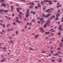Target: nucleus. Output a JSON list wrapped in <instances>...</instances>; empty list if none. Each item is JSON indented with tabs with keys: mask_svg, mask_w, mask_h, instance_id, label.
<instances>
[{
	"mask_svg": "<svg viewBox=\"0 0 63 63\" xmlns=\"http://www.w3.org/2000/svg\"><path fill=\"white\" fill-rule=\"evenodd\" d=\"M3 26L4 27V28H5L6 27V26H5V25H4V24H3Z\"/></svg>",
	"mask_w": 63,
	"mask_h": 63,
	"instance_id": "nucleus-33",
	"label": "nucleus"
},
{
	"mask_svg": "<svg viewBox=\"0 0 63 63\" xmlns=\"http://www.w3.org/2000/svg\"><path fill=\"white\" fill-rule=\"evenodd\" d=\"M51 53H53V51H52V50L51 51Z\"/></svg>",
	"mask_w": 63,
	"mask_h": 63,
	"instance_id": "nucleus-63",
	"label": "nucleus"
},
{
	"mask_svg": "<svg viewBox=\"0 0 63 63\" xmlns=\"http://www.w3.org/2000/svg\"><path fill=\"white\" fill-rule=\"evenodd\" d=\"M37 23H41V22H40V21H37Z\"/></svg>",
	"mask_w": 63,
	"mask_h": 63,
	"instance_id": "nucleus-61",
	"label": "nucleus"
},
{
	"mask_svg": "<svg viewBox=\"0 0 63 63\" xmlns=\"http://www.w3.org/2000/svg\"><path fill=\"white\" fill-rule=\"evenodd\" d=\"M13 24L14 25H16V23H15V22H13Z\"/></svg>",
	"mask_w": 63,
	"mask_h": 63,
	"instance_id": "nucleus-35",
	"label": "nucleus"
},
{
	"mask_svg": "<svg viewBox=\"0 0 63 63\" xmlns=\"http://www.w3.org/2000/svg\"><path fill=\"white\" fill-rule=\"evenodd\" d=\"M35 37L36 38H37V35H35Z\"/></svg>",
	"mask_w": 63,
	"mask_h": 63,
	"instance_id": "nucleus-62",
	"label": "nucleus"
},
{
	"mask_svg": "<svg viewBox=\"0 0 63 63\" xmlns=\"http://www.w3.org/2000/svg\"><path fill=\"white\" fill-rule=\"evenodd\" d=\"M58 61H59L60 62H62V60H59Z\"/></svg>",
	"mask_w": 63,
	"mask_h": 63,
	"instance_id": "nucleus-22",
	"label": "nucleus"
},
{
	"mask_svg": "<svg viewBox=\"0 0 63 63\" xmlns=\"http://www.w3.org/2000/svg\"><path fill=\"white\" fill-rule=\"evenodd\" d=\"M39 29H40V30H41L43 29V28H42V27H41V28H39Z\"/></svg>",
	"mask_w": 63,
	"mask_h": 63,
	"instance_id": "nucleus-51",
	"label": "nucleus"
},
{
	"mask_svg": "<svg viewBox=\"0 0 63 63\" xmlns=\"http://www.w3.org/2000/svg\"><path fill=\"white\" fill-rule=\"evenodd\" d=\"M49 5H51L52 4V3L51 2H49Z\"/></svg>",
	"mask_w": 63,
	"mask_h": 63,
	"instance_id": "nucleus-36",
	"label": "nucleus"
},
{
	"mask_svg": "<svg viewBox=\"0 0 63 63\" xmlns=\"http://www.w3.org/2000/svg\"><path fill=\"white\" fill-rule=\"evenodd\" d=\"M1 5L2 6H4V7H6V5L4 4V3H2L1 4Z\"/></svg>",
	"mask_w": 63,
	"mask_h": 63,
	"instance_id": "nucleus-11",
	"label": "nucleus"
},
{
	"mask_svg": "<svg viewBox=\"0 0 63 63\" xmlns=\"http://www.w3.org/2000/svg\"><path fill=\"white\" fill-rule=\"evenodd\" d=\"M59 19V18H55V20H58Z\"/></svg>",
	"mask_w": 63,
	"mask_h": 63,
	"instance_id": "nucleus-32",
	"label": "nucleus"
},
{
	"mask_svg": "<svg viewBox=\"0 0 63 63\" xmlns=\"http://www.w3.org/2000/svg\"><path fill=\"white\" fill-rule=\"evenodd\" d=\"M10 42L12 43H13V41L12 40H10Z\"/></svg>",
	"mask_w": 63,
	"mask_h": 63,
	"instance_id": "nucleus-52",
	"label": "nucleus"
},
{
	"mask_svg": "<svg viewBox=\"0 0 63 63\" xmlns=\"http://www.w3.org/2000/svg\"><path fill=\"white\" fill-rule=\"evenodd\" d=\"M61 33L60 32H59L58 33V35H60Z\"/></svg>",
	"mask_w": 63,
	"mask_h": 63,
	"instance_id": "nucleus-23",
	"label": "nucleus"
},
{
	"mask_svg": "<svg viewBox=\"0 0 63 63\" xmlns=\"http://www.w3.org/2000/svg\"><path fill=\"white\" fill-rule=\"evenodd\" d=\"M50 9H49L46 10L45 11V12L46 13H47V12H50Z\"/></svg>",
	"mask_w": 63,
	"mask_h": 63,
	"instance_id": "nucleus-10",
	"label": "nucleus"
},
{
	"mask_svg": "<svg viewBox=\"0 0 63 63\" xmlns=\"http://www.w3.org/2000/svg\"><path fill=\"white\" fill-rule=\"evenodd\" d=\"M38 7L36 6L35 8V9H38Z\"/></svg>",
	"mask_w": 63,
	"mask_h": 63,
	"instance_id": "nucleus-26",
	"label": "nucleus"
},
{
	"mask_svg": "<svg viewBox=\"0 0 63 63\" xmlns=\"http://www.w3.org/2000/svg\"><path fill=\"white\" fill-rule=\"evenodd\" d=\"M51 36H53V33H51Z\"/></svg>",
	"mask_w": 63,
	"mask_h": 63,
	"instance_id": "nucleus-49",
	"label": "nucleus"
},
{
	"mask_svg": "<svg viewBox=\"0 0 63 63\" xmlns=\"http://www.w3.org/2000/svg\"><path fill=\"white\" fill-rule=\"evenodd\" d=\"M56 7L57 8H59V6L58 5H57L56 6Z\"/></svg>",
	"mask_w": 63,
	"mask_h": 63,
	"instance_id": "nucleus-42",
	"label": "nucleus"
},
{
	"mask_svg": "<svg viewBox=\"0 0 63 63\" xmlns=\"http://www.w3.org/2000/svg\"><path fill=\"white\" fill-rule=\"evenodd\" d=\"M42 53H46V52L44 51H42Z\"/></svg>",
	"mask_w": 63,
	"mask_h": 63,
	"instance_id": "nucleus-29",
	"label": "nucleus"
},
{
	"mask_svg": "<svg viewBox=\"0 0 63 63\" xmlns=\"http://www.w3.org/2000/svg\"><path fill=\"white\" fill-rule=\"evenodd\" d=\"M52 17H53V18H55V16H52Z\"/></svg>",
	"mask_w": 63,
	"mask_h": 63,
	"instance_id": "nucleus-57",
	"label": "nucleus"
},
{
	"mask_svg": "<svg viewBox=\"0 0 63 63\" xmlns=\"http://www.w3.org/2000/svg\"><path fill=\"white\" fill-rule=\"evenodd\" d=\"M47 21H49V22H47V23L48 24V23H49V24L50 23V21L49 19H48L47 20Z\"/></svg>",
	"mask_w": 63,
	"mask_h": 63,
	"instance_id": "nucleus-5",
	"label": "nucleus"
},
{
	"mask_svg": "<svg viewBox=\"0 0 63 63\" xmlns=\"http://www.w3.org/2000/svg\"><path fill=\"white\" fill-rule=\"evenodd\" d=\"M42 19H42V18H40L39 19V20H41V21H42Z\"/></svg>",
	"mask_w": 63,
	"mask_h": 63,
	"instance_id": "nucleus-37",
	"label": "nucleus"
},
{
	"mask_svg": "<svg viewBox=\"0 0 63 63\" xmlns=\"http://www.w3.org/2000/svg\"><path fill=\"white\" fill-rule=\"evenodd\" d=\"M4 9H0V11H1V12H4Z\"/></svg>",
	"mask_w": 63,
	"mask_h": 63,
	"instance_id": "nucleus-18",
	"label": "nucleus"
},
{
	"mask_svg": "<svg viewBox=\"0 0 63 63\" xmlns=\"http://www.w3.org/2000/svg\"><path fill=\"white\" fill-rule=\"evenodd\" d=\"M30 5L31 4L32 5H33V6H34V2H30L29 3Z\"/></svg>",
	"mask_w": 63,
	"mask_h": 63,
	"instance_id": "nucleus-4",
	"label": "nucleus"
},
{
	"mask_svg": "<svg viewBox=\"0 0 63 63\" xmlns=\"http://www.w3.org/2000/svg\"><path fill=\"white\" fill-rule=\"evenodd\" d=\"M18 16H19L20 19H22V17H21V16H20V14L18 15Z\"/></svg>",
	"mask_w": 63,
	"mask_h": 63,
	"instance_id": "nucleus-16",
	"label": "nucleus"
},
{
	"mask_svg": "<svg viewBox=\"0 0 63 63\" xmlns=\"http://www.w3.org/2000/svg\"><path fill=\"white\" fill-rule=\"evenodd\" d=\"M57 14H58V15H56V17H58V16H59L60 15V14H59V13H58Z\"/></svg>",
	"mask_w": 63,
	"mask_h": 63,
	"instance_id": "nucleus-14",
	"label": "nucleus"
},
{
	"mask_svg": "<svg viewBox=\"0 0 63 63\" xmlns=\"http://www.w3.org/2000/svg\"><path fill=\"white\" fill-rule=\"evenodd\" d=\"M58 55V54L57 53V54H55V56H57Z\"/></svg>",
	"mask_w": 63,
	"mask_h": 63,
	"instance_id": "nucleus-34",
	"label": "nucleus"
},
{
	"mask_svg": "<svg viewBox=\"0 0 63 63\" xmlns=\"http://www.w3.org/2000/svg\"><path fill=\"white\" fill-rule=\"evenodd\" d=\"M34 2H35V3H38L39 2H40V1H35Z\"/></svg>",
	"mask_w": 63,
	"mask_h": 63,
	"instance_id": "nucleus-21",
	"label": "nucleus"
},
{
	"mask_svg": "<svg viewBox=\"0 0 63 63\" xmlns=\"http://www.w3.org/2000/svg\"><path fill=\"white\" fill-rule=\"evenodd\" d=\"M18 33V31H16V35H17Z\"/></svg>",
	"mask_w": 63,
	"mask_h": 63,
	"instance_id": "nucleus-41",
	"label": "nucleus"
},
{
	"mask_svg": "<svg viewBox=\"0 0 63 63\" xmlns=\"http://www.w3.org/2000/svg\"><path fill=\"white\" fill-rule=\"evenodd\" d=\"M16 6H19V4H16Z\"/></svg>",
	"mask_w": 63,
	"mask_h": 63,
	"instance_id": "nucleus-27",
	"label": "nucleus"
},
{
	"mask_svg": "<svg viewBox=\"0 0 63 63\" xmlns=\"http://www.w3.org/2000/svg\"><path fill=\"white\" fill-rule=\"evenodd\" d=\"M60 23H61L60 22H58V24H60Z\"/></svg>",
	"mask_w": 63,
	"mask_h": 63,
	"instance_id": "nucleus-64",
	"label": "nucleus"
},
{
	"mask_svg": "<svg viewBox=\"0 0 63 63\" xmlns=\"http://www.w3.org/2000/svg\"><path fill=\"white\" fill-rule=\"evenodd\" d=\"M58 49L59 50L60 49V47H59L58 48Z\"/></svg>",
	"mask_w": 63,
	"mask_h": 63,
	"instance_id": "nucleus-55",
	"label": "nucleus"
},
{
	"mask_svg": "<svg viewBox=\"0 0 63 63\" xmlns=\"http://www.w3.org/2000/svg\"><path fill=\"white\" fill-rule=\"evenodd\" d=\"M34 12L33 11H31V14H33V12Z\"/></svg>",
	"mask_w": 63,
	"mask_h": 63,
	"instance_id": "nucleus-47",
	"label": "nucleus"
},
{
	"mask_svg": "<svg viewBox=\"0 0 63 63\" xmlns=\"http://www.w3.org/2000/svg\"><path fill=\"white\" fill-rule=\"evenodd\" d=\"M9 4H13V2L12 1H11L10 2Z\"/></svg>",
	"mask_w": 63,
	"mask_h": 63,
	"instance_id": "nucleus-38",
	"label": "nucleus"
},
{
	"mask_svg": "<svg viewBox=\"0 0 63 63\" xmlns=\"http://www.w3.org/2000/svg\"><path fill=\"white\" fill-rule=\"evenodd\" d=\"M60 11V10H58V11H57V13H59Z\"/></svg>",
	"mask_w": 63,
	"mask_h": 63,
	"instance_id": "nucleus-48",
	"label": "nucleus"
},
{
	"mask_svg": "<svg viewBox=\"0 0 63 63\" xmlns=\"http://www.w3.org/2000/svg\"><path fill=\"white\" fill-rule=\"evenodd\" d=\"M8 31H9V32H10V31H11V30H10V29H8Z\"/></svg>",
	"mask_w": 63,
	"mask_h": 63,
	"instance_id": "nucleus-59",
	"label": "nucleus"
},
{
	"mask_svg": "<svg viewBox=\"0 0 63 63\" xmlns=\"http://www.w3.org/2000/svg\"><path fill=\"white\" fill-rule=\"evenodd\" d=\"M61 27H62L61 26V25H60L59 26V28H61Z\"/></svg>",
	"mask_w": 63,
	"mask_h": 63,
	"instance_id": "nucleus-56",
	"label": "nucleus"
},
{
	"mask_svg": "<svg viewBox=\"0 0 63 63\" xmlns=\"http://www.w3.org/2000/svg\"><path fill=\"white\" fill-rule=\"evenodd\" d=\"M17 10V11L18 12H19V10L18 9H19V8H16Z\"/></svg>",
	"mask_w": 63,
	"mask_h": 63,
	"instance_id": "nucleus-19",
	"label": "nucleus"
},
{
	"mask_svg": "<svg viewBox=\"0 0 63 63\" xmlns=\"http://www.w3.org/2000/svg\"><path fill=\"white\" fill-rule=\"evenodd\" d=\"M0 3H4V0H0Z\"/></svg>",
	"mask_w": 63,
	"mask_h": 63,
	"instance_id": "nucleus-8",
	"label": "nucleus"
},
{
	"mask_svg": "<svg viewBox=\"0 0 63 63\" xmlns=\"http://www.w3.org/2000/svg\"><path fill=\"white\" fill-rule=\"evenodd\" d=\"M54 2H57V0H54Z\"/></svg>",
	"mask_w": 63,
	"mask_h": 63,
	"instance_id": "nucleus-45",
	"label": "nucleus"
},
{
	"mask_svg": "<svg viewBox=\"0 0 63 63\" xmlns=\"http://www.w3.org/2000/svg\"><path fill=\"white\" fill-rule=\"evenodd\" d=\"M47 24H48L47 23H46V24H45L44 26V27H45V28H46V27H47Z\"/></svg>",
	"mask_w": 63,
	"mask_h": 63,
	"instance_id": "nucleus-6",
	"label": "nucleus"
},
{
	"mask_svg": "<svg viewBox=\"0 0 63 63\" xmlns=\"http://www.w3.org/2000/svg\"><path fill=\"white\" fill-rule=\"evenodd\" d=\"M4 17L6 18H8L9 17L8 16H4Z\"/></svg>",
	"mask_w": 63,
	"mask_h": 63,
	"instance_id": "nucleus-40",
	"label": "nucleus"
},
{
	"mask_svg": "<svg viewBox=\"0 0 63 63\" xmlns=\"http://www.w3.org/2000/svg\"><path fill=\"white\" fill-rule=\"evenodd\" d=\"M11 7L12 10H14V7L13 6V5L11 6Z\"/></svg>",
	"mask_w": 63,
	"mask_h": 63,
	"instance_id": "nucleus-17",
	"label": "nucleus"
},
{
	"mask_svg": "<svg viewBox=\"0 0 63 63\" xmlns=\"http://www.w3.org/2000/svg\"><path fill=\"white\" fill-rule=\"evenodd\" d=\"M29 49L30 50H33V49L31 47H30L29 48Z\"/></svg>",
	"mask_w": 63,
	"mask_h": 63,
	"instance_id": "nucleus-15",
	"label": "nucleus"
},
{
	"mask_svg": "<svg viewBox=\"0 0 63 63\" xmlns=\"http://www.w3.org/2000/svg\"><path fill=\"white\" fill-rule=\"evenodd\" d=\"M52 30H53V29H51V30H50L49 31H52Z\"/></svg>",
	"mask_w": 63,
	"mask_h": 63,
	"instance_id": "nucleus-54",
	"label": "nucleus"
},
{
	"mask_svg": "<svg viewBox=\"0 0 63 63\" xmlns=\"http://www.w3.org/2000/svg\"><path fill=\"white\" fill-rule=\"evenodd\" d=\"M16 22L18 23H19L20 22V23H22V22L20 21H18L17 20H16Z\"/></svg>",
	"mask_w": 63,
	"mask_h": 63,
	"instance_id": "nucleus-3",
	"label": "nucleus"
},
{
	"mask_svg": "<svg viewBox=\"0 0 63 63\" xmlns=\"http://www.w3.org/2000/svg\"><path fill=\"white\" fill-rule=\"evenodd\" d=\"M57 52L59 53H58V54H60V53H61V51H58Z\"/></svg>",
	"mask_w": 63,
	"mask_h": 63,
	"instance_id": "nucleus-31",
	"label": "nucleus"
},
{
	"mask_svg": "<svg viewBox=\"0 0 63 63\" xmlns=\"http://www.w3.org/2000/svg\"><path fill=\"white\" fill-rule=\"evenodd\" d=\"M29 14H28V13H26V18H27L28 16H29Z\"/></svg>",
	"mask_w": 63,
	"mask_h": 63,
	"instance_id": "nucleus-9",
	"label": "nucleus"
},
{
	"mask_svg": "<svg viewBox=\"0 0 63 63\" xmlns=\"http://www.w3.org/2000/svg\"><path fill=\"white\" fill-rule=\"evenodd\" d=\"M4 61H5L4 60H2L1 61V62H4Z\"/></svg>",
	"mask_w": 63,
	"mask_h": 63,
	"instance_id": "nucleus-28",
	"label": "nucleus"
},
{
	"mask_svg": "<svg viewBox=\"0 0 63 63\" xmlns=\"http://www.w3.org/2000/svg\"><path fill=\"white\" fill-rule=\"evenodd\" d=\"M42 15H43V16H44V17H48L50 16V15H51L50 14H49L47 15V16H46L45 14H44L43 13H42Z\"/></svg>",
	"mask_w": 63,
	"mask_h": 63,
	"instance_id": "nucleus-1",
	"label": "nucleus"
},
{
	"mask_svg": "<svg viewBox=\"0 0 63 63\" xmlns=\"http://www.w3.org/2000/svg\"><path fill=\"white\" fill-rule=\"evenodd\" d=\"M41 4H44L43 1H42L41 3Z\"/></svg>",
	"mask_w": 63,
	"mask_h": 63,
	"instance_id": "nucleus-44",
	"label": "nucleus"
},
{
	"mask_svg": "<svg viewBox=\"0 0 63 63\" xmlns=\"http://www.w3.org/2000/svg\"><path fill=\"white\" fill-rule=\"evenodd\" d=\"M10 30L12 31H13V29H12V28H11L10 29Z\"/></svg>",
	"mask_w": 63,
	"mask_h": 63,
	"instance_id": "nucleus-43",
	"label": "nucleus"
},
{
	"mask_svg": "<svg viewBox=\"0 0 63 63\" xmlns=\"http://www.w3.org/2000/svg\"><path fill=\"white\" fill-rule=\"evenodd\" d=\"M29 12H30L29 11V9H28L26 11V13L29 14Z\"/></svg>",
	"mask_w": 63,
	"mask_h": 63,
	"instance_id": "nucleus-7",
	"label": "nucleus"
},
{
	"mask_svg": "<svg viewBox=\"0 0 63 63\" xmlns=\"http://www.w3.org/2000/svg\"><path fill=\"white\" fill-rule=\"evenodd\" d=\"M35 14L36 13H35V12H33V15H35Z\"/></svg>",
	"mask_w": 63,
	"mask_h": 63,
	"instance_id": "nucleus-58",
	"label": "nucleus"
},
{
	"mask_svg": "<svg viewBox=\"0 0 63 63\" xmlns=\"http://www.w3.org/2000/svg\"><path fill=\"white\" fill-rule=\"evenodd\" d=\"M2 59L3 60H4V61H5V60L6 59H5V58H2Z\"/></svg>",
	"mask_w": 63,
	"mask_h": 63,
	"instance_id": "nucleus-30",
	"label": "nucleus"
},
{
	"mask_svg": "<svg viewBox=\"0 0 63 63\" xmlns=\"http://www.w3.org/2000/svg\"><path fill=\"white\" fill-rule=\"evenodd\" d=\"M19 14L20 15H22V13H21V12H19Z\"/></svg>",
	"mask_w": 63,
	"mask_h": 63,
	"instance_id": "nucleus-50",
	"label": "nucleus"
},
{
	"mask_svg": "<svg viewBox=\"0 0 63 63\" xmlns=\"http://www.w3.org/2000/svg\"><path fill=\"white\" fill-rule=\"evenodd\" d=\"M50 33V32H49V31H48V32H46L45 33V34H47V35H48V34H49Z\"/></svg>",
	"mask_w": 63,
	"mask_h": 63,
	"instance_id": "nucleus-12",
	"label": "nucleus"
},
{
	"mask_svg": "<svg viewBox=\"0 0 63 63\" xmlns=\"http://www.w3.org/2000/svg\"><path fill=\"white\" fill-rule=\"evenodd\" d=\"M58 30H60V31H62V28H59V29H58Z\"/></svg>",
	"mask_w": 63,
	"mask_h": 63,
	"instance_id": "nucleus-20",
	"label": "nucleus"
},
{
	"mask_svg": "<svg viewBox=\"0 0 63 63\" xmlns=\"http://www.w3.org/2000/svg\"><path fill=\"white\" fill-rule=\"evenodd\" d=\"M30 9H32L33 8V6H31L30 7Z\"/></svg>",
	"mask_w": 63,
	"mask_h": 63,
	"instance_id": "nucleus-39",
	"label": "nucleus"
},
{
	"mask_svg": "<svg viewBox=\"0 0 63 63\" xmlns=\"http://www.w3.org/2000/svg\"><path fill=\"white\" fill-rule=\"evenodd\" d=\"M9 11L8 10H4V12L5 13H8Z\"/></svg>",
	"mask_w": 63,
	"mask_h": 63,
	"instance_id": "nucleus-13",
	"label": "nucleus"
},
{
	"mask_svg": "<svg viewBox=\"0 0 63 63\" xmlns=\"http://www.w3.org/2000/svg\"><path fill=\"white\" fill-rule=\"evenodd\" d=\"M52 61V62H55V60H51Z\"/></svg>",
	"mask_w": 63,
	"mask_h": 63,
	"instance_id": "nucleus-24",
	"label": "nucleus"
},
{
	"mask_svg": "<svg viewBox=\"0 0 63 63\" xmlns=\"http://www.w3.org/2000/svg\"><path fill=\"white\" fill-rule=\"evenodd\" d=\"M9 38H10V39H12V37L11 36H10L9 37Z\"/></svg>",
	"mask_w": 63,
	"mask_h": 63,
	"instance_id": "nucleus-60",
	"label": "nucleus"
},
{
	"mask_svg": "<svg viewBox=\"0 0 63 63\" xmlns=\"http://www.w3.org/2000/svg\"><path fill=\"white\" fill-rule=\"evenodd\" d=\"M32 21H33V22H34V21H35V20L34 19H33L32 20Z\"/></svg>",
	"mask_w": 63,
	"mask_h": 63,
	"instance_id": "nucleus-25",
	"label": "nucleus"
},
{
	"mask_svg": "<svg viewBox=\"0 0 63 63\" xmlns=\"http://www.w3.org/2000/svg\"><path fill=\"white\" fill-rule=\"evenodd\" d=\"M43 2L45 3H47V2H51V0H46L43 1Z\"/></svg>",
	"mask_w": 63,
	"mask_h": 63,
	"instance_id": "nucleus-2",
	"label": "nucleus"
},
{
	"mask_svg": "<svg viewBox=\"0 0 63 63\" xmlns=\"http://www.w3.org/2000/svg\"><path fill=\"white\" fill-rule=\"evenodd\" d=\"M43 30V29H42L41 30H40V32H42V31Z\"/></svg>",
	"mask_w": 63,
	"mask_h": 63,
	"instance_id": "nucleus-46",
	"label": "nucleus"
},
{
	"mask_svg": "<svg viewBox=\"0 0 63 63\" xmlns=\"http://www.w3.org/2000/svg\"><path fill=\"white\" fill-rule=\"evenodd\" d=\"M16 19H17V20H18V18L17 17H16Z\"/></svg>",
	"mask_w": 63,
	"mask_h": 63,
	"instance_id": "nucleus-53",
	"label": "nucleus"
}]
</instances>
